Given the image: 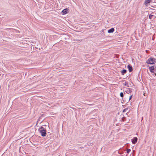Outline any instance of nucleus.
Listing matches in <instances>:
<instances>
[{
    "label": "nucleus",
    "instance_id": "nucleus-6",
    "mask_svg": "<svg viewBox=\"0 0 156 156\" xmlns=\"http://www.w3.org/2000/svg\"><path fill=\"white\" fill-rule=\"evenodd\" d=\"M114 31V29L113 28H112L108 30V33H113Z\"/></svg>",
    "mask_w": 156,
    "mask_h": 156
},
{
    "label": "nucleus",
    "instance_id": "nucleus-3",
    "mask_svg": "<svg viewBox=\"0 0 156 156\" xmlns=\"http://www.w3.org/2000/svg\"><path fill=\"white\" fill-rule=\"evenodd\" d=\"M138 139L136 137H134L131 140V141L133 144H135L137 142Z\"/></svg>",
    "mask_w": 156,
    "mask_h": 156
},
{
    "label": "nucleus",
    "instance_id": "nucleus-7",
    "mask_svg": "<svg viewBox=\"0 0 156 156\" xmlns=\"http://www.w3.org/2000/svg\"><path fill=\"white\" fill-rule=\"evenodd\" d=\"M69 11V9H63L62 11V12H63L64 14H66Z\"/></svg>",
    "mask_w": 156,
    "mask_h": 156
},
{
    "label": "nucleus",
    "instance_id": "nucleus-11",
    "mask_svg": "<svg viewBox=\"0 0 156 156\" xmlns=\"http://www.w3.org/2000/svg\"><path fill=\"white\" fill-rule=\"evenodd\" d=\"M124 85L127 87H129V84L128 82H126Z\"/></svg>",
    "mask_w": 156,
    "mask_h": 156
},
{
    "label": "nucleus",
    "instance_id": "nucleus-13",
    "mask_svg": "<svg viewBox=\"0 0 156 156\" xmlns=\"http://www.w3.org/2000/svg\"><path fill=\"white\" fill-rule=\"evenodd\" d=\"M120 96L121 97L123 98V94L122 92H121L120 94Z\"/></svg>",
    "mask_w": 156,
    "mask_h": 156
},
{
    "label": "nucleus",
    "instance_id": "nucleus-5",
    "mask_svg": "<svg viewBox=\"0 0 156 156\" xmlns=\"http://www.w3.org/2000/svg\"><path fill=\"white\" fill-rule=\"evenodd\" d=\"M127 68L129 72H131L133 71V67L130 65H128Z\"/></svg>",
    "mask_w": 156,
    "mask_h": 156
},
{
    "label": "nucleus",
    "instance_id": "nucleus-2",
    "mask_svg": "<svg viewBox=\"0 0 156 156\" xmlns=\"http://www.w3.org/2000/svg\"><path fill=\"white\" fill-rule=\"evenodd\" d=\"M156 60L155 58L150 57L146 61V63L148 64H153L156 62Z\"/></svg>",
    "mask_w": 156,
    "mask_h": 156
},
{
    "label": "nucleus",
    "instance_id": "nucleus-9",
    "mask_svg": "<svg viewBox=\"0 0 156 156\" xmlns=\"http://www.w3.org/2000/svg\"><path fill=\"white\" fill-rule=\"evenodd\" d=\"M127 71L126 69H123L121 71V73L122 75H124L126 73Z\"/></svg>",
    "mask_w": 156,
    "mask_h": 156
},
{
    "label": "nucleus",
    "instance_id": "nucleus-8",
    "mask_svg": "<svg viewBox=\"0 0 156 156\" xmlns=\"http://www.w3.org/2000/svg\"><path fill=\"white\" fill-rule=\"evenodd\" d=\"M151 2V0H145L144 2V4L146 5H147V4L150 3Z\"/></svg>",
    "mask_w": 156,
    "mask_h": 156
},
{
    "label": "nucleus",
    "instance_id": "nucleus-12",
    "mask_svg": "<svg viewBox=\"0 0 156 156\" xmlns=\"http://www.w3.org/2000/svg\"><path fill=\"white\" fill-rule=\"evenodd\" d=\"M131 150L130 149H127L126 151L127 153L128 154L131 151Z\"/></svg>",
    "mask_w": 156,
    "mask_h": 156
},
{
    "label": "nucleus",
    "instance_id": "nucleus-15",
    "mask_svg": "<svg viewBox=\"0 0 156 156\" xmlns=\"http://www.w3.org/2000/svg\"><path fill=\"white\" fill-rule=\"evenodd\" d=\"M127 108H126L124 109L123 111V112H125L127 110Z\"/></svg>",
    "mask_w": 156,
    "mask_h": 156
},
{
    "label": "nucleus",
    "instance_id": "nucleus-14",
    "mask_svg": "<svg viewBox=\"0 0 156 156\" xmlns=\"http://www.w3.org/2000/svg\"><path fill=\"white\" fill-rule=\"evenodd\" d=\"M121 116L122 117V120H123V121H124L125 120V119H126V118L125 117H124V116L122 117V115H121Z\"/></svg>",
    "mask_w": 156,
    "mask_h": 156
},
{
    "label": "nucleus",
    "instance_id": "nucleus-10",
    "mask_svg": "<svg viewBox=\"0 0 156 156\" xmlns=\"http://www.w3.org/2000/svg\"><path fill=\"white\" fill-rule=\"evenodd\" d=\"M154 16V15L150 14L149 15V18L150 19H152Z\"/></svg>",
    "mask_w": 156,
    "mask_h": 156
},
{
    "label": "nucleus",
    "instance_id": "nucleus-1",
    "mask_svg": "<svg viewBox=\"0 0 156 156\" xmlns=\"http://www.w3.org/2000/svg\"><path fill=\"white\" fill-rule=\"evenodd\" d=\"M40 133L41 134V136H45L46 135V131L45 129L42 127L38 129Z\"/></svg>",
    "mask_w": 156,
    "mask_h": 156
},
{
    "label": "nucleus",
    "instance_id": "nucleus-4",
    "mask_svg": "<svg viewBox=\"0 0 156 156\" xmlns=\"http://www.w3.org/2000/svg\"><path fill=\"white\" fill-rule=\"evenodd\" d=\"M149 69L151 73H154L155 69V67L154 66H151L149 67Z\"/></svg>",
    "mask_w": 156,
    "mask_h": 156
},
{
    "label": "nucleus",
    "instance_id": "nucleus-16",
    "mask_svg": "<svg viewBox=\"0 0 156 156\" xmlns=\"http://www.w3.org/2000/svg\"><path fill=\"white\" fill-rule=\"evenodd\" d=\"M132 95L130 96L129 97V100H130L132 98Z\"/></svg>",
    "mask_w": 156,
    "mask_h": 156
}]
</instances>
